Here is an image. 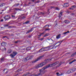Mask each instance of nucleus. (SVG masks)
<instances>
[{
  "label": "nucleus",
  "mask_w": 76,
  "mask_h": 76,
  "mask_svg": "<svg viewBox=\"0 0 76 76\" xmlns=\"http://www.w3.org/2000/svg\"><path fill=\"white\" fill-rule=\"evenodd\" d=\"M48 62L47 61L43 62L42 63H41L40 64H39L37 65L36 66L35 68L36 69H38L39 67H42L43 66H44L46 64H47Z\"/></svg>",
  "instance_id": "obj_1"
},
{
  "label": "nucleus",
  "mask_w": 76,
  "mask_h": 76,
  "mask_svg": "<svg viewBox=\"0 0 76 76\" xmlns=\"http://www.w3.org/2000/svg\"><path fill=\"white\" fill-rule=\"evenodd\" d=\"M47 70L44 71L43 69H41L39 70V73L37 74V75H35V76H39V75H44L45 73V72H47Z\"/></svg>",
  "instance_id": "obj_2"
},
{
  "label": "nucleus",
  "mask_w": 76,
  "mask_h": 76,
  "mask_svg": "<svg viewBox=\"0 0 76 76\" xmlns=\"http://www.w3.org/2000/svg\"><path fill=\"white\" fill-rule=\"evenodd\" d=\"M33 57L34 56H31L29 57H27L26 58H25L24 60L25 61H28V60H31Z\"/></svg>",
  "instance_id": "obj_3"
},
{
  "label": "nucleus",
  "mask_w": 76,
  "mask_h": 76,
  "mask_svg": "<svg viewBox=\"0 0 76 76\" xmlns=\"http://www.w3.org/2000/svg\"><path fill=\"white\" fill-rule=\"evenodd\" d=\"M18 54V53L17 52H13L12 54H11L10 56L11 57V58H14V57L16 56Z\"/></svg>",
  "instance_id": "obj_4"
},
{
  "label": "nucleus",
  "mask_w": 76,
  "mask_h": 76,
  "mask_svg": "<svg viewBox=\"0 0 76 76\" xmlns=\"http://www.w3.org/2000/svg\"><path fill=\"white\" fill-rule=\"evenodd\" d=\"M4 19H5V20H9V19H10V15H7L4 17Z\"/></svg>",
  "instance_id": "obj_5"
},
{
  "label": "nucleus",
  "mask_w": 76,
  "mask_h": 76,
  "mask_svg": "<svg viewBox=\"0 0 76 76\" xmlns=\"http://www.w3.org/2000/svg\"><path fill=\"white\" fill-rule=\"evenodd\" d=\"M50 48V46L43 48V49H44L43 51H48V50H49Z\"/></svg>",
  "instance_id": "obj_6"
},
{
  "label": "nucleus",
  "mask_w": 76,
  "mask_h": 76,
  "mask_svg": "<svg viewBox=\"0 0 76 76\" xmlns=\"http://www.w3.org/2000/svg\"><path fill=\"white\" fill-rule=\"evenodd\" d=\"M58 64V61H57L55 63H53V64H52V65H51V66H56V65H57Z\"/></svg>",
  "instance_id": "obj_7"
},
{
  "label": "nucleus",
  "mask_w": 76,
  "mask_h": 76,
  "mask_svg": "<svg viewBox=\"0 0 76 76\" xmlns=\"http://www.w3.org/2000/svg\"><path fill=\"white\" fill-rule=\"evenodd\" d=\"M44 55H42V56H39V58H37V61H39V60H40L42 58V57H44Z\"/></svg>",
  "instance_id": "obj_8"
},
{
  "label": "nucleus",
  "mask_w": 76,
  "mask_h": 76,
  "mask_svg": "<svg viewBox=\"0 0 76 76\" xmlns=\"http://www.w3.org/2000/svg\"><path fill=\"white\" fill-rule=\"evenodd\" d=\"M69 6V3H66L64 4V7H68Z\"/></svg>",
  "instance_id": "obj_9"
},
{
  "label": "nucleus",
  "mask_w": 76,
  "mask_h": 76,
  "mask_svg": "<svg viewBox=\"0 0 76 76\" xmlns=\"http://www.w3.org/2000/svg\"><path fill=\"white\" fill-rule=\"evenodd\" d=\"M75 70H76V68H73L72 69H70V72L72 73V72H75Z\"/></svg>",
  "instance_id": "obj_10"
},
{
  "label": "nucleus",
  "mask_w": 76,
  "mask_h": 76,
  "mask_svg": "<svg viewBox=\"0 0 76 76\" xmlns=\"http://www.w3.org/2000/svg\"><path fill=\"white\" fill-rule=\"evenodd\" d=\"M63 41V40H62L61 41V43L60 42H59L58 43H57V45L56 46V47H58V46H59L61 44V42H62Z\"/></svg>",
  "instance_id": "obj_11"
},
{
  "label": "nucleus",
  "mask_w": 76,
  "mask_h": 76,
  "mask_svg": "<svg viewBox=\"0 0 76 76\" xmlns=\"http://www.w3.org/2000/svg\"><path fill=\"white\" fill-rule=\"evenodd\" d=\"M3 71L4 73H7L8 72V71L7 69H4Z\"/></svg>",
  "instance_id": "obj_12"
},
{
  "label": "nucleus",
  "mask_w": 76,
  "mask_h": 76,
  "mask_svg": "<svg viewBox=\"0 0 76 76\" xmlns=\"http://www.w3.org/2000/svg\"><path fill=\"white\" fill-rule=\"evenodd\" d=\"M1 45L2 46H3L4 47H5L6 45V43L3 42L1 43Z\"/></svg>",
  "instance_id": "obj_13"
},
{
  "label": "nucleus",
  "mask_w": 76,
  "mask_h": 76,
  "mask_svg": "<svg viewBox=\"0 0 76 76\" xmlns=\"http://www.w3.org/2000/svg\"><path fill=\"white\" fill-rule=\"evenodd\" d=\"M37 61H38V60H37V59H36L34 61H32V63L33 64L37 62Z\"/></svg>",
  "instance_id": "obj_14"
},
{
  "label": "nucleus",
  "mask_w": 76,
  "mask_h": 76,
  "mask_svg": "<svg viewBox=\"0 0 76 76\" xmlns=\"http://www.w3.org/2000/svg\"><path fill=\"white\" fill-rule=\"evenodd\" d=\"M61 35V34H59L58 35V36H56V38H57V39H58V38H60V36Z\"/></svg>",
  "instance_id": "obj_15"
},
{
  "label": "nucleus",
  "mask_w": 76,
  "mask_h": 76,
  "mask_svg": "<svg viewBox=\"0 0 76 76\" xmlns=\"http://www.w3.org/2000/svg\"><path fill=\"white\" fill-rule=\"evenodd\" d=\"M64 22L65 23H70V21L69 20H65L64 21Z\"/></svg>",
  "instance_id": "obj_16"
},
{
  "label": "nucleus",
  "mask_w": 76,
  "mask_h": 76,
  "mask_svg": "<svg viewBox=\"0 0 76 76\" xmlns=\"http://www.w3.org/2000/svg\"><path fill=\"white\" fill-rule=\"evenodd\" d=\"M34 29V28H31V29L30 30H29L27 32V33H29V32L32 31V29Z\"/></svg>",
  "instance_id": "obj_17"
},
{
  "label": "nucleus",
  "mask_w": 76,
  "mask_h": 76,
  "mask_svg": "<svg viewBox=\"0 0 76 76\" xmlns=\"http://www.w3.org/2000/svg\"><path fill=\"white\" fill-rule=\"evenodd\" d=\"M51 65H52V64H49L46 66V67H47V68H48V67H52L53 66H51Z\"/></svg>",
  "instance_id": "obj_18"
},
{
  "label": "nucleus",
  "mask_w": 76,
  "mask_h": 76,
  "mask_svg": "<svg viewBox=\"0 0 76 76\" xmlns=\"http://www.w3.org/2000/svg\"><path fill=\"white\" fill-rule=\"evenodd\" d=\"M31 49V47H28L26 48V50H28H28H30Z\"/></svg>",
  "instance_id": "obj_19"
},
{
  "label": "nucleus",
  "mask_w": 76,
  "mask_h": 76,
  "mask_svg": "<svg viewBox=\"0 0 76 76\" xmlns=\"http://www.w3.org/2000/svg\"><path fill=\"white\" fill-rule=\"evenodd\" d=\"M74 61H76V59H74V60H73L72 61L70 62L69 63V64H72L73 62H74Z\"/></svg>",
  "instance_id": "obj_20"
},
{
  "label": "nucleus",
  "mask_w": 76,
  "mask_h": 76,
  "mask_svg": "<svg viewBox=\"0 0 76 76\" xmlns=\"http://www.w3.org/2000/svg\"><path fill=\"white\" fill-rule=\"evenodd\" d=\"M46 69H47V67L46 66L43 67V68L42 69H43V70H45Z\"/></svg>",
  "instance_id": "obj_21"
},
{
  "label": "nucleus",
  "mask_w": 76,
  "mask_h": 76,
  "mask_svg": "<svg viewBox=\"0 0 76 76\" xmlns=\"http://www.w3.org/2000/svg\"><path fill=\"white\" fill-rule=\"evenodd\" d=\"M29 22H30V21H26V22L23 23V24H27V23H29Z\"/></svg>",
  "instance_id": "obj_22"
},
{
  "label": "nucleus",
  "mask_w": 76,
  "mask_h": 76,
  "mask_svg": "<svg viewBox=\"0 0 76 76\" xmlns=\"http://www.w3.org/2000/svg\"><path fill=\"white\" fill-rule=\"evenodd\" d=\"M62 14H63V12H61L59 14V18H61Z\"/></svg>",
  "instance_id": "obj_23"
},
{
  "label": "nucleus",
  "mask_w": 76,
  "mask_h": 76,
  "mask_svg": "<svg viewBox=\"0 0 76 76\" xmlns=\"http://www.w3.org/2000/svg\"><path fill=\"white\" fill-rule=\"evenodd\" d=\"M19 4H15L13 6H13H15V7L18 6H19Z\"/></svg>",
  "instance_id": "obj_24"
},
{
  "label": "nucleus",
  "mask_w": 76,
  "mask_h": 76,
  "mask_svg": "<svg viewBox=\"0 0 76 76\" xmlns=\"http://www.w3.org/2000/svg\"><path fill=\"white\" fill-rule=\"evenodd\" d=\"M64 63V62L63 63V62H62L61 61H60L59 64V66H61V64H63Z\"/></svg>",
  "instance_id": "obj_25"
},
{
  "label": "nucleus",
  "mask_w": 76,
  "mask_h": 76,
  "mask_svg": "<svg viewBox=\"0 0 76 76\" xmlns=\"http://www.w3.org/2000/svg\"><path fill=\"white\" fill-rule=\"evenodd\" d=\"M49 35H50V34H49V33L47 34L44 36V37H47V36H48Z\"/></svg>",
  "instance_id": "obj_26"
},
{
  "label": "nucleus",
  "mask_w": 76,
  "mask_h": 76,
  "mask_svg": "<svg viewBox=\"0 0 76 76\" xmlns=\"http://www.w3.org/2000/svg\"><path fill=\"white\" fill-rule=\"evenodd\" d=\"M8 53H12V50H8Z\"/></svg>",
  "instance_id": "obj_27"
},
{
  "label": "nucleus",
  "mask_w": 76,
  "mask_h": 76,
  "mask_svg": "<svg viewBox=\"0 0 76 76\" xmlns=\"http://www.w3.org/2000/svg\"><path fill=\"white\" fill-rule=\"evenodd\" d=\"M72 8H75L76 7V6L75 5H73L72 6Z\"/></svg>",
  "instance_id": "obj_28"
},
{
  "label": "nucleus",
  "mask_w": 76,
  "mask_h": 76,
  "mask_svg": "<svg viewBox=\"0 0 76 76\" xmlns=\"http://www.w3.org/2000/svg\"><path fill=\"white\" fill-rule=\"evenodd\" d=\"M15 10H20V9L19 8H15Z\"/></svg>",
  "instance_id": "obj_29"
},
{
  "label": "nucleus",
  "mask_w": 76,
  "mask_h": 76,
  "mask_svg": "<svg viewBox=\"0 0 76 76\" xmlns=\"http://www.w3.org/2000/svg\"><path fill=\"white\" fill-rule=\"evenodd\" d=\"M71 72H70V70H69L67 71V73H71Z\"/></svg>",
  "instance_id": "obj_30"
},
{
  "label": "nucleus",
  "mask_w": 76,
  "mask_h": 76,
  "mask_svg": "<svg viewBox=\"0 0 76 76\" xmlns=\"http://www.w3.org/2000/svg\"><path fill=\"white\" fill-rule=\"evenodd\" d=\"M43 49V48H42L39 50L40 52H42L43 50H42V49Z\"/></svg>",
  "instance_id": "obj_31"
},
{
  "label": "nucleus",
  "mask_w": 76,
  "mask_h": 76,
  "mask_svg": "<svg viewBox=\"0 0 76 76\" xmlns=\"http://www.w3.org/2000/svg\"><path fill=\"white\" fill-rule=\"evenodd\" d=\"M55 10H60V9L58 7L55 8Z\"/></svg>",
  "instance_id": "obj_32"
},
{
  "label": "nucleus",
  "mask_w": 76,
  "mask_h": 76,
  "mask_svg": "<svg viewBox=\"0 0 76 76\" xmlns=\"http://www.w3.org/2000/svg\"><path fill=\"white\" fill-rule=\"evenodd\" d=\"M50 28H47V29H46L45 30V31H50Z\"/></svg>",
  "instance_id": "obj_33"
},
{
  "label": "nucleus",
  "mask_w": 76,
  "mask_h": 76,
  "mask_svg": "<svg viewBox=\"0 0 76 76\" xmlns=\"http://www.w3.org/2000/svg\"><path fill=\"white\" fill-rule=\"evenodd\" d=\"M56 75L57 76H60V75L59 74V73L58 72L57 73Z\"/></svg>",
  "instance_id": "obj_34"
},
{
  "label": "nucleus",
  "mask_w": 76,
  "mask_h": 76,
  "mask_svg": "<svg viewBox=\"0 0 76 76\" xmlns=\"http://www.w3.org/2000/svg\"><path fill=\"white\" fill-rule=\"evenodd\" d=\"M9 26V24H6L4 26V27H6L7 26Z\"/></svg>",
  "instance_id": "obj_35"
},
{
  "label": "nucleus",
  "mask_w": 76,
  "mask_h": 76,
  "mask_svg": "<svg viewBox=\"0 0 76 76\" xmlns=\"http://www.w3.org/2000/svg\"><path fill=\"white\" fill-rule=\"evenodd\" d=\"M70 54V53L69 52L68 53H67L65 54L66 56H67V54Z\"/></svg>",
  "instance_id": "obj_36"
},
{
  "label": "nucleus",
  "mask_w": 76,
  "mask_h": 76,
  "mask_svg": "<svg viewBox=\"0 0 76 76\" xmlns=\"http://www.w3.org/2000/svg\"><path fill=\"white\" fill-rule=\"evenodd\" d=\"M56 48V47L55 46H53V47L51 49H53V48Z\"/></svg>",
  "instance_id": "obj_37"
},
{
  "label": "nucleus",
  "mask_w": 76,
  "mask_h": 76,
  "mask_svg": "<svg viewBox=\"0 0 76 76\" xmlns=\"http://www.w3.org/2000/svg\"><path fill=\"white\" fill-rule=\"evenodd\" d=\"M75 55V53L72 54V55H71V56L72 57H73Z\"/></svg>",
  "instance_id": "obj_38"
},
{
  "label": "nucleus",
  "mask_w": 76,
  "mask_h": 76,
  "mask_svg": "<svg viewBox=\"0 0 76 76\" xmlns=\"http://www.w3.org/2000/svg\"><path fill=\"white\" fill-rule=\"evenodd\" d=\"M5 9H4V10H2V12H3V11H4V10H6V9L7 8V7H5Z\"/></svg>",
  "instance_id": "obj_39"
},
{
  "label": "nucleus",
  "mask_w": 76,
  "mask_h": 76,
  "mask_svg": "<svg viewBox=\"0 0 76 76\" xmlns=\"http://www.w3.org/2000/svg\"><path fill=\"white\" fill-rule=\"evenodd\" d=\"M12 18H13V19H14V18H15V16H14V15H12Z\"/></svg>",
  "instance_id": "obj_40"
},
{
  "label": "nucleus",
  "mask_w": 76,
  "mask_h": 76,
  "mask_svg": "<svg viewBox=\"0 0 76 76\" xmlns=\"http://www.w3.org/2000/svg\"><path fill=\"white\" fill-rule=\"evenodd\" d=\"M44 39V38H42L40 39H39V40H40V41H42Z\"/></svg>",
  "instance_id": "obj_41"
},
{
  "label": "nucleus",
  "mask_w": 76,
  "mask_h": 76,
  "mask_svg": "<svg viewBox=\"0 0 76 76\" xmlns=\"http://www.w3.org/2000/svg\"><path fill=\"white\" fill-rule=\"evenodd\" d=\"M71 15H72L73 16V15H75V13H71Z\"/></svg>",
  "instance_id": "obj_42"
},
{
  "label": "nucleus",
  "mask_w": 76,
  "mask_h": 76,
  "mask_svg": "<svg viewBox=\"0 0 76 76\" xmlns=\"http://www.w3.org/2000/svg\"><path fill=\"white\" fill-rule=\"evenodd\" d=\"M69 9H70V10H73V8H72V7L71 8H70Z\"/></svg>",
  "instance_id": "obj_43"
},
{
  "label": "nucleus",
  "mask_w": 76,
  "mask_h": 76,
  "mask_svg": "<svg viewBox=\"0 0 76 76\" xmlns=\"http://www.w3.org/2000/svg\"><path fill=\"white\" fill-rule=\"evenodd\" d=\"M22 18L23 19H25V18H26V17H25V16H23V17H22Z\"/></svg>",
  "instance_id": "obj_44"
},
{
  "label": "nucleus",
  "mask_w": 76,
  "mask_h": 76,
  "mask_svg": "<svg viewBox=\"0 0 76 76\" xmlns=\"http://www.w3.org/2000/svg\"><path fill=\"white\" fill-rule=\"evenodd\" d=\"M1 61H3L4 60V58H3L1 59Z\"/></svg>",
  "instance_id": "obj_45"
},
{
  "label": "nucleus",
  "mask_w": 76,
  "mask_h": 76,
  "mask_svg": "<svg viewBox=\"0 0 76 76\" xmlns=\"http://www.w3.org/2000/svg\"><path fill=\"white\" fill-rule=\"evenodd\" d=\"M66 34L67 33H66V32H65L63 33V34H64V35H66Z\"/></svg>",
  "instance_id": "obj_46"
},
{
  "label": "nucleus",
  "mask_w": 76,
  "mask_h": 76,
  "mask_svg": "<svg viewBox=\"0 0 76 76\" xmlns=\"http://www.w3.org/2000/svg\"><path fill=\"white\" fill-rule=\"evenodd\" d=\"M35 1V0H31V1H32V2H34Z\"/></svg>",
  "instance_id": "obj_47"
},
{
  "label": "nucleus",
  "mask_w": 76,
  "mask_h": 76,
  "mask_svg": "<svg viewBox=\"0 0 76 76\" xmlns=\"http://www.w3.org/2000/svg\"><path fill=\"white\" fill-rule=\"evenodd\" d=\"M47 39H48V40H50V39H51V38H47Z\"/></svg>",
  "instance_id": "obj_48"
},
{
  "label": "nucleus",
  "mask_w": 76,
  "mask_h": 76,
  "mask_svg": "<svg viewBox=\"0 0 76 76\" xmlns=\"http://www.w3.org/2000/svg\"><path fill=\"white\" fill-rule=\"evenodd\" d=\"M31 37H32V35H29V38H31Z\"/></svg>",
  "instance_id": "obj_49"
},
{
  "label": "nucleus",
  "mask_w": 76,
  "mask_h": 76,
  "mask_svg": "<svg viewBox=\"0 0 76 76\" xmlns=\"http://www.w3.org/2000/svg\"><path fill=\"white\" fill-rule=\"evenodd\" d=\"M3 4H2L1 5V7H2V6H3Z\"/></svg>",
  "instance_id": "obj_50"
},
{
  "label": "nucleus",
  "mask_w": 76,
  "mask_h": 76,
  "mask_svg": "<svg viewBox=\"0 0 76 76\" xmlns=\"http://www.w3.org/2000/svg\"><path fill=\"white\" fill-rule=\"evenodd\" d=\"M41 35H42V34H40V35H38V36H39V37H41Z\"/></svg>",
  "instance_id": "obj_51"
},
{
  "label": "nucleus",
  "mask_w": 76,
  "mask_h": 76,
  "mask_svg": "<svg viewBox=\"0 0 76 76\" xmlns=\"http://www.w3.org/2000/svg\"><path fill=\"white\" fill-rule=\"evenodd\" d=\"M3 19H2L1 20V22H3Z\"/></svg>",
  "instance_id": "obj_52"
},
{
  "label": "nucleus",
  "mask_w": 76,
  "mask_h": 76,
  "mask_svg": "<svg viewBox=\"0 0 76 76\" xmlns=\"http://www.w3.org/2000/svg\"><path fill=\"white\" fill-rule=\"evenodd\" d=\"M18 41H16V42H15V43L16 44V43H18Z\"/></svg>",
  "instance_id": "obj_53"
},
{
  "label": "nucleus",
  "mask_w": 76,
  "mask_h": 76,
  "mask_svg": "<svg viewBox=\"0 0 76 76\" xmlns=\"http://www.w3.org/2000/svg\"><path fill=\"white\" fill-rule=\"evenodd\" d=\"M66 34H67V33H69V31H67L66 32Z\"/></svg>",
  "instance_id": "obj_54"
},
{
  "label": "nucleus",
  "mask_w": 76,
  "mask_h": 76,
  "mask_svg": "<svg viewBox=\"0 0 76 76\" xmlns=\"http://www.w3.org/2000/svg\"><path fill=\"white\" fill-rule=\"evenodd\" d=\"M21 69H18V72H19V71H21Z\"/></svg>",
  "instance_id": "obj_55"
},
{
  "label": "nucleus",
  "mask_w": 76,
  "mask_h": 76,
  "mask_svg": "<svg viewBox=\"0 0 76 76\" xmlns=\"http://www.w3.org/2000/svg\"><path fill=\"white\" fill-rule=\"evenodd\" d=\"M6 37H7L6 36H4L3 37V38H6Z\"/></svg>",
  "instance_id": "obj_56"
},
{
  "label": "nucleus",
  "mask_w": 76,
  "mask_h": 76,
  "mask_svg": "<svg viewBox=\"0 0 76 76\" xmlns=\"http://www.w3.org/2000/svg\"><path fill=\"white\" fill-rule=\"evenodd\" d=\"M39 2H40V1H37V3H39Z\"/></svg>",
  "instance_id": "obj_57"
},
{
  "label": "nucleus",
  "mask_w": 76,
  "mask_h": 76,
  "mask_svg": "<svg viewBox=\"0 0 76 76\" xmlns=\"http://www.w3.org/2000/svg\"><path fill=\"white\" fill-rule=\"evenodd\" d=\"M9 28H12V26H9V27H8Z\"/></svg>",
  "instance_id": "obj_58"
},
{
  "label": "nucleus",
  "mask_w": 76,
  "mask_h": 76,
  "mask_svg": "<svg viewBox=\"0 0 76 76\" xmlns=\"http://www.w3.org/2000/svg\"><path fill=\"white\" fill-rule=\"evenodd\" d=\"M41 14H42V15H43L44 14V13L43 12H40Z\"/></svg>",
  "instance_id": "obj_59"
},
{
  "label": "nucleus",
  "mask_w": 76,
  "mask_h": 76,
  "mask_svg": "<svg viewBox=\"0 0 76 76\" xmlns=\"http://www.w3.org/2000/svg\"><path fill=\"white\" fill-rule=\"evenodd\" d=\"M51 9H53V7H51Z\"/></svg>",
  "instance_id": "obj_60"
},
{
  "label": "nucleus",
  "mask_w": 76,
  "mask_h": 76,
  "mask_svg": "<svg viewBox=\"0 0 76 76\" xmlns=\"http://www.w3.org/2000/svg\"><path fill=\"white\" fill-rule=\"evenodd\" d=\"M40 34H42H42H44V33H40Z\"/></svg>",
  "instance_id": "obj_61"
},
{
  "label": "nucleus",
  "mask_w": 76,
  "mask_h": 76,
  "mask_svg": "<svg viewBox=\"0 0 76 76\" xmlns=\"http://www.w3.org/2000/svg\"><path fill=\"white\" fill-rule=\"evenodd\" d=\"M4 49H4V51H6V48H4Z\"/></svg>",
  "instance_id": "obj_62"
},
{
  "label": "nucleus",
  "mask_w": 76,
  "mask_h": 76,
  "mask_svg": "<svg viewBox=\"0 0 76 76\" xmlns=\"http://www.w3.org/2000/svg\"><path fill=\"white\" fill-rule=\"evenodd\" d=\"M38 38V39L40 38V37H39Z\"/></svg>",
  "instance_id": "obj_63"
},
{
  "label": "nucleus",
  "mask_w": 76,
  "mask_h": 76,
  "mask_svg": "<svg viewBox=\"0 0 76 76\" xmlns=\"http://www.w3.org/2000/svg\"><path fill=\"white\" fill-rule=\"evenodd\" d=\"M31 2H29V3H28V4H31Z\"/></svg>",
  "instance_id": "obj_64"
}]
</instances>
